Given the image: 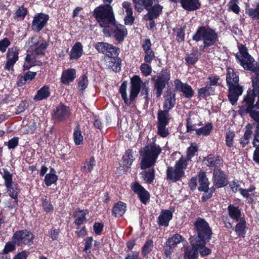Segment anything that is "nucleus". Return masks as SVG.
Instances as JSON below:
<instances>
[{"instance_id": "nucleus-1", "label": "nucleus", "mask_w": 259, "mask_h": 259, "mask_svg": "<svg viewBox=\"0 0 259 259\" xmlns=\"http://www.w3.org/2000/svg\"><path fill=\"white\" fill-rule=\"evenodd\" d=\"M239 52L236 54V58L240 64L246 70L254 73L255 76L252 77V84L253 89L248 91L249 94L254 97V100L257 98L256 105L259 107V67L254 66V60L247 52V48L242 45L239 46Z\"/></svg>"}, {"instance_id": "nucleus-2", "label": "nucleus", "mask_w": 259, "mask_h": 259, "mask_svg": "<svg viewBox=\"0 0 259 259\" xmlns=\"http://www.w3.org/2000/svg\"><path fill=\"white\" fill-rule=\"evenodd\" d=\"M27 45L29 47V50L25 57L23 65L24 70L28 69L32 66L41 65V62L36 60V56L44 55L48 46L46 40L37 37H32L27 42Z\"/></svg>"}, {"instance_id": "nucleus-3", "label": "nucleus", "mask_w": 259, "mask_h": 259, "mask_svg": "<svg viewBox=\"0 0 259 259\" xmlns=\"http://www.w3.org/2000/svg\"><path fill=\"white\" fill-rule=\"evenodd\" d=\"M149 82L147 80L142 81L140 77L137 75L132 78L130 87V101H129L126 92L127 83L126 82H123L120 85L119 92L124 103L126 104H130L131 101L134 100L137 97L141 89L142 95H147L149 90Z\"/></svg>"}, {"instance_id": "nucleus-4", "label": "nucleus", "mask_w": 259, "mask_h": 259, "mask_svg": "<svg viewBox=\"0 0 259 259\" xmlns=\"http://www.w3.org/2000/svg\"><path fill=\"white\" fill-rule=\"evenodd\" d=\"M161 151L160 146L155 142L151 143L142 148L140 151L142 156L141 169H144L153 166Z\"/></svg>"}, {"instance_id": "nucleus-5", "label": "nucleus", "mask_w": 259, "mask_h": 259, "mask_svg": "<svg viewBox=\"0 0 259 259\" xmlns=\"http://www.w3.org/2000/svg\"><path fill=\"white\" fill-rule=\"evenodd\" d=\"M226 81L229 89L228 98L232 105L235 104L238 98L243 93L242 88L239 85V76L234 69L228 67Z\"/></svg>"}, {"instance_id": "nucleus-6", "label": "nucleus", "mask_w": 259, "mask_h": 259, "mask_svg": "<svg viewBox=\"0 0 259 259\" xmlns=\"http://www.w3.org/2000/svg\"><path fill=\"white\" fill-rule=\"evenodd\" d=\"M193 39L196 41L203 40L204 47H209L218 41V33L215 30L206 26L198 28Z\"/></svg>"}, {"instance_id": "nucleus-7", "label": "nucleus", "mask_w": 259, "mask_h": 259, "mask_svg": "<svg viewBox=\"0 0 259 259\" xmlns=\"http://www.w3.org/2000/svg\"><path fill=\"white\" fill-rule=\"evenodd\" d=\"M94 15L101 27H107L115 19L112 7L110 5H102L96 8Z\"/></svg>"}, {"instance_id": "nucleus-8", "label": "nucleus", "mask_w": 259, "mask_h": 259, "mask_svg": "<svg viewBox=\"0 0 259 259\" xmlns=\"http://www.w3.org/2000/svg\"><path fill=\"white\" fill-rule=\"evenodd\" d=\"M187 166V160L182 157L177 161L174 167H168L166 170L167 179L176 182L184 175V169Z\"/></svg>"}, {"instance_id": "nucleus-9", "label": "nucleus", "mask_w": 259, "mask_h": 259, "mask_svg": "<svg viewBox=\"0 0 259 259\" xmlns=\"http://www.w3.org/2000/svg\"><path fill=\"white\" fill-rule=\"evenodd\" d=\"M194 229L198 240L208 242L211 239L212 231L208 223L203 219L198 218L194 223Z\"/></svg>"}, {"instance_id": "nucleus-10", "label": "nucleus", "mask_w": 259, "mask_h": 259, "mask_svg": "<svg viewBox=\"0 0 259 259\" xmlns=\"http://www.w3.org/2000/svg\"><path fill=\"white\" fill-rule=\"evenodd\" d=\"M254 97L249 94L244 98L242 107L249 113L251 117L255 121L256 123L252 125L254 126L256 130V125L259 124V111H256V109H259V107H257L256 104H254Z\"/></svg>"}, {"instance_id": "nucleus-11", "label": "nucleus", "mask_w": 259, "mask_h": 259, "mask_svg": "<svg viewBox=\"0 0 259 259\" xmlns=\"http://www.w3.org/2000/svg\"><path fill=\"white\" fill-rule=\"evenodd\" d=\"M34 236L27 230H20L16 232L13 235L12 239L14 243L18 246L30 245L33 243Z\"/></svg>"}, {"instance_id": "nucleus-12", "label": "nucleus", "mask_w": 259, "mask_h": 259, "mask_svg": "<svg viewBox=\"0 0 259 259\" xmlns=\"http://www.w3.org/2000/svg\"><path fill=\"white\" fill-rule=\"evenodd\" d=\"M170 79V74L167 71H163L162 74L158 76L154 82V88L156 90V97H160L168 81Z\"/></svg>"}, {"instance_id": "nucleus-13", "label": "nucleus", "mask_w": 259, "mask_h": 259, "mask_svg": "<svg viewBox=\"0 0 259 259\" xmlns=\"http://www.w3.org/2000/svg\"><path fill=\"white\" fill-rule=\"evenodd\" d=\"M19 50L16 47L9 48L6 55V63L5 69L7 70H13V66L19 58Z\"/></svg>"}, {"instance_id": "nucleus-14", "label": "nucleus", "mask_w": 259, "mask_h": 259, "mask_svg": "<svg viewBox=\"0 0 259 259\" xmlns=\"http://www.w3.org/2000/svg\"><path fill=\"white\" fill-rule=\"evenodd\" d=\"M182 240V236L178 234H175L168 239L165 246V254L167 258L170 257L175 247L180 244Z\"/></svg>"}, {"instance_id": "nucleus-15", "label": "nucleus", "mask_w": 259, "mask_h": 259, "mask_svg": "<svg viewBox=\"0 0 259 259\" xmlns=\"http://www.w3.org/2000/svg\"><path fill=\"white\" fill-rule=\"evenodd\" d=\"M70 115L69 108L61 104L56 107L54 111L53 118L57 122H63L68 119Z\"/></svg>"}, {"instance_id": "nucleus-16", "label": "nucleus", "mask_w": 259, "mask_h": 259, "mask_svg": "<svg viewBox=\"0 0 259 259\" xmlns=\"http://www.w3.org/2000/svg\"><path fill=\"white\" fill-rule=\"evenodd\" d=\"M199 183L200 186L198 187V190L200 191H204L207 194L208 192V185L209 182L208 179L206 177V174L204 172L200 171L198 175ZM214 191V189H212L210 190V193L208 195L205 194L202 197L203 200H206L211 196L212 193Z\"/></svg>"}, {"instance_id": "nucleus-17", "label": "nucleus", "mask_w": 259, "mask_h": 259, "mask_svg": "<svg viewBox=\"0 0 259 259\" xmlns=\"http://www.w3.org/2000/svg\"><path fill=\"white\" fill-rule=\"evenodd\" d=\"M49 19L48 15L37 13L35 15L32 23V29L39 32L47 24Z\"/></svg>"}, {"instance_id": "nucleus-18", "label": "nucleus", "mask_w": 259, "mask_h": 259, "mask_svg": "<svg viewBox=\"0 0 259 259\" xmlns=\"http://www.w3.org/2000/svg\"><path fill=\"white\" fill-rule=\"evenodd\" d=\"M176 89L183 93L184 96L187 98H191L194 95V92L191 87L187 83L182 82L179 79L175 81Z\"/></svg>"}, {"instance_id": "nucleus-19", "label": "nucleus", "mask_w": 259, "mask_h": 259, "mask_svg": "<svg viewBox=\"0 0 259 259\" xmlns=\"http://www.w3.org/2000/svg\"><path fill=\"white\" fill-rule=\"evenodd\" d=\"M132 190L138 194L141 201L146 204L149 199V194L141 185L138 183H135L131 185Z\"/></svg>"}, {"instance_id": "nucleus-20", "label": "nucleus", "mask_w": 259, "mask_h": 259, "mask_svg": "<svg viewBox=\"0 0 259 259\" xmlns=\"http://www.w3.org/2000/svg\"><path fill=\"white\" fill-rule=\"evenodd\" d=\"M190 242L192 245L190 249L187 248L185 252V259H196L198 255L197 251L198 244L196 237L193 236L190 238Z\"/></svg>"}, {"instance_id": "nucleus-21", "label": "nucleus", "mask_w": 259, "mask_h": 259, "mask_svg": "<svg viewBox=\"0 0 259 259\" xmlns=\"http://www.w3.org/2000/svg\"><path fill=\"white\" fill-rule=\"evenodd\" d=\"M202 123L200 120V117L196 113H192L189 114L187 120V131L188 132L193 131L197 127L201 126Z\"/></svg>"}, {"instance_id": "nucleus-22", "label": "nucleus", "mask_w": 259, "mask_h": 259, "mask_svg": "<svg viewBox=\"0 0 259 259\" xmlns=\"http://www.w3.org/2000/svg\"><path fill=\"white\" fill-rule=\"evenodd\" d=\"M213 181L218 187H222L227 184L226 177L222 170L215 168L213 174Z\"/></svg>"}, {"instance_id": "nucleus-23", "label": "nucleus", "mask_w": 259, "mask_h": 259, "mask_svg": "<svg viewBox=\"0 0 259 259\" xmlns=\"http://www.w3.org/2000/svg\"><path fill=\"white\" fill-rule=\"evenodd\" d=\"M252 145L255 148L253 155V160L254 162L259 164V124L256 125V129L254 131Z\"/></svg>"}, {"instance_id": "nucleus-24", "label": "nucleus", "mask_w": 259, "mask_h": 259, "mask_svg": "<svg viewBox=\"0 0 259 259\" xmlns=\"http://www.w3.org/2000/svg\"><path fill=\"white\" fill-rule=\"evenodd\" d=\"M203 162L207 166L217 168L222 164V159L219 156L210 154L205 157Z\"/></svg>"}, {"instance_id": "nucleus-25", "label": "nucleus", "mask_w": 259, "mask_h": 259, "mask_svg": "<svg viewBox=\"0 0 259 259\" xmlns=\"http://www.w3.org/2000/svg\"><path fill=\"white\" fill-rule=\"evenodd\" d=\"M182 7L188 11H194L201 7L199 0H180Z\"/></svg>"}, {"instance_id": "nucleus-26", "label": "nucleus", "mask_w": 259, "mask_h": 259, "mask_svg": "<svg viewBox=\"0 0 259 259\" xmlns=\"http://www.w3.org/2000/svg\"><path fill=\"white\" fill-rule=\"evenodd\" d=\"M7 189V192L9 195L12 198L15 199L13 204L11 206L8 205L9 207H15L17 204V199L18 194L19 193V189L18 185L17 184L12 183L6 186Z\"/></svg>"}, {"instance_id": "nucleus-27", "label": "nucleus", "mask_w": 259, "mask_h": 259, "mask_svg": "<svg viewBox=\"0 0 259 259\" xmlns=\"http://www.w3.org/2000/svg\"><path fill=\"white\" fill-rule=\"evenodd\" d=\"M172 218L171 211L167 209L162 210L158 218V223L160 226L167 227Z\"/></svg>"}, {"instance_id": "nucleus-28", "label": "nucleus", "mask_w": 259, "mask_h": 259, "mask_svg": "<svg viewBox=\"0 0 259 259\" xmlns=\"http://www.w3.org/2000/svg\"><path fill=\"white\" fill-rule=\"evenodd\" d=\"M154 0H133L135 9L138 12H141L144 9H149L153 4Z\"/></svg>"}, {"instance_id": "nucleus-29", "label": "nucleus", "mask_w": 259, "mask_h": 259, "mask_svg": "<svg viewBox=\"0 0 259 259\" xmlns=\"http://www.w3.org/2000/svg\"><path fill=\"white\" fill-rule=\"evenodd\" d=\"M175 94L169 92L165 96V100L163 104L164 110L169 111L176 104Z\"/></svg>"}, {"instance_id": "nucleus-30", "label": "nucleus", "mask_w": 259, "mask_h": 259, "mask_svg": "<svg viewBox=\"0 0 259 259\" xmlns=\"http://www.w3.org/2000/svg\"><path fill=\"white\" fill-rule=\"evenodd\" d=\"M162 7L159 5H155L153 7H150L149 9L147 10L148 13L145 15V18H148L149 20H152L157 18L161 13L162 10Z\"/></svg>"}, {"instance_id": "nucleus-31", "label": "nucleus", "mask_w": 259, "mask_h": 259, "mask_svg": "<svg viewBox=\"0 0 259 259\" xmlns=\"http://www.w3.org/2000/svg\"><path fill=\"white\" fill-rule=\"evenodd\" d=\"M83 47L80 42H76L72 47L70 54V59H78L79 58L83 53Z\"/></svg>"}, {"instance_id": "nucleus-32", "label": "nucleus", "mask_w": 259, "mask_h": 259, "mask_svg": "<svg viewBox=\"0 0 259 259\" xmlns=\"http://www.w3.org/2000/svg\"><path fill=\"white\" fill-rule=\"evenodd\" d=\"M107 66L113 71L118 72L120 70V61L115 57H108L106 59Z\"/></svg>"}, {"instance_id": "nucleus-33", "label": "nucleus", "mask_w": 259, "mask_h": 259, "mask_svg": "<svg viewBox=\"0 0 259 259\" xmlns=\"http://www.w3.org/2000/svg\"><path fill=\"white\" fill-rule=\"evenodd\" d=\"M158 124H168L171 119L169 111L159 110L157 114Z\"/></svg>"}, {"instance_id": "nucleus-34", "label": "nucleus", "mask_w": 259, "mask_h": 259, "mask_svg": "<svg viewBox=\"0 0 259 259\" xmlns=\"http://www.w3.org/2000/svg\"><path fill=\"white\" fill-rule=\"evenodd\" d=\"M50 95L49 87L45 85L37 91L36 95L33 98V100L35 101L42 100L48 98Z\"/></svg>"}, {"instance_id": "nucleus-35", "label": "nucleus", "mask_w": 259, "mask_h": 259, "mask_svg": "<svg viewBox=\"0 0 259 259\" xmlns=\"http://www.w3.org/2000/svg\"><path fill=\"white\" fill-rule=\"evenodd\" d=\"M75 70L73 69H67L64 71L62 75L61 80L64 83H68L75 78Z\"/></svg>"}, {"instance_id": "nucleus-36", "label": "nucleus", "mask_w": 259, "mask_h": 259, "mask_svg": "<svg viewBox=\"0 0 259 259\" xmlns=\"http://www.w3.org/2000/svg\"><path fill=\"white\" fill-rule=\"evenodd\" d=\"M114 36L117 40L122 41L127 35V30L125 27L122 25L117 26L114 32Z\"/></svg>"}, {"instance_id": "nucleus-37", "label": "nucleus", "mask_w": 259, "mask_h": 259, "mask_svg": "<svg viewBox=\"0 0 259 259\" xmlns=\"http://www.w3.org/2000/svg\"><path fill=\"white\" fill-rule=\"evenodd\" d=\"M212 130V125L210 123H207L204 126L201 127H197L194 131L196 134L198 136H207L210 135Z\"/></svg>"}, {"instance_id": "nucleus-38", "label": "nucleus", "mask_w": 259, "mask_h": 259, "mask_svg": "<svg viewBox=\"0 0 259 259\" xmlns=\"http://www.w3.org/2000/svg\"><path fill=\"white\" fill-rule=\"evenodd\" d=\"M228 211L229 216L232 219L238 221L240 219H242L241 218V211L238 207L230 205L228 206Z\"/></svg>"}, {"instance_id": "nucleus-39", "label": "nucleus", "mask_w": 259, "mask_h": 259, "mask_svg": "<svg viewBox=\"0 0 259 259\" xmlns=\"http://www.w3.org/2000/svg\"><path fill=\"white\" fill-rule=\"evenodd\" d=\"M55 170L52 168L49 174H47L45 178V182L47 186H50L58 180V176L55 174Z\"/></svg>"}, {"instance_id": "nucleus-40", "label": "nucleus", "mask_w": 259, "mask_h": 259, "mask_svg": "<svg viewBox=\"0 0 259 259\" xmlns=\"http://www.w3.org/2000/svg\"><path fill=\"white\" fill-rule=\"evenodd\" d=\"M126 205L125 204L120 202L117 203L113 207V213L116 217L122 216L125 211Z\"/></svg>"}, {"instance_id": "nucleus-41", "label": "nucleus", "mask_w": 259, "mask_h": 259, "mask_svg": "<svg viewBox=\"0 0 259 259\" xmlns=\"http://www.w3.org/2000/svg\"><path fill=\"white\" fill-rule=\"evenodd\" d=\"M206 242L201 241V240H197V251L200 253L201 256L207 255L210 253V250L205 246Z\"/></svg>"}, {"instance_id": "nucleus-42", "label": "nucleus", "mask_w": 259, "mask_h": 259, "mask_svg": "<svg viewBox=\"0 0 259 259\" xmlns=\"http://www.w3.org/2000/svg\"><path fill=\"white\" fill-rule=\"evenodd\" d=\"M85 215L86 212L84 210L76 211L74 214V217L75 218V224L77 226L82 224L85 220Z\"/></svg>"}, {"instance_id": "nucleus-43", "label": "nucleus", "mask_w": 259, "mask_h": 259, "mask_svg": "<svg viewBox=\"0 0 259 259\" xmlns=\"http://www.w3.org/2000/svg\"><path fill=\"white\" fill-rule=\"evenodd\" d=\"M73 140L76 145H80L83 142V137L78 126H76L74 130Z\"/></svg>"}, {"instance_id": "nucleus-44", "label": "nucleus", "mask_w": 259, "mask_h": 259, "mask_svg": "<svg viewBox=\"0 0 259 259\" xmlns=\"http://www.w3.org/2000/svg\"><path fill=\"white\" fill-rule=\"evenodd\" d=\"M36 72L28 71L25 75L22 76L17 83L19 86H22L27 81H31L36 76Z\"/></svg>"}, {"instance_id": "nucleus-45", "label": "nucleus", "mask_w": 259, "mask_h": 259, "mask_svg": "<svg viewBox=\"0 0 259 259\" xmlns=\"http://www.w3.org/2000/svg\"><path fill=\"white\" fill-rule=\"evenodd\" d=\"M123 161L124 165L127 167L130 166L134 161L133 152L131 150L126 151L124 155L123 156Z\"/></svg>"}, {"instance_id": "nucleus-46", "label": "nucleus", "mask_w": 259, "mask_h": 259, "mask_svg": "<svg viewBox=\"0 0 259 259\" xmlns=\"http://www.w3.org/2000/svg\"><path fill=\"white\" fill-rule=\"evenodd\" d=\"M0 174L5 180V186L13 183L12 181V175L8 170L5 168L1 169Z\"/></svg>"}, {"instance_id": "nucleus-47", "label": "nucleus", "mask_w": 259, "mask_h": 259, "mask_svg": "<svg viewBox=\"0 0 259 259\" xmlns=\"http://www.w3.org/2000/svg\"><path fill=\"white\" fill-rule=\"evenodd\" d=\"M141 175L143 180L148 183H152L154 179V170L153 169L148 171H144Z\"/></svg>"}, {"instance_id": "nucleus-48", "label": "nucleus", "mask_w": 259, "mask_h": 259, "mask_svg": "<svg viewBox=\"0 0 259 259\" xmlns=\"http://www.w3.org/2000/svg\"><path fill=\"white\" fill-rule=\"evenodd\" d=\"M214 89L212 87L206 85V87L202 88L199 90L198 94L200 97H205L208 96L214 92Z\"/></svg>"}, {"instance_id": "nucleus-49", "label": "nucleus", "mask_w": 259, "mask_h": 259, "mask_svg": "<svg viewBox=\"0 0 259 259\" xmlns=\"http://www.w3.org/2000/svg\"><path fill=\"white\" fill-rule=\"evenodd\" d=\"M245 224V220L243 219H240L235 228V231L238 235L243 236L244 235Z\"/></svg>"}, {"instance_id": "nucleus-50", "label": "nucleus", "mask_w": 259, "mask_h": 259, "mask_svg": "<svg viewBox=\"0 0 259 259\" xmlns=\"http://www.w3.org/2000/svg\"><path fill=\"white\" fill-rule=\"evenodd\" d=\"M153 247V242L151 240H147L142 248V254L145 256L152 251Z\"/></svg>"}, {"instance_id": "nucleus-51", "label": "nucleus", "mask_w": 259, "mask_h": 259, "mask_svg": "<svg viewBox=\"0 0 259 259\" xmlns=\"http://www.w3.org/2000/svg\"><path fill=\"white\" fill-rule=\"evenodd\" d=\"M198 57V53L194 52L188 55L185 59L188 64L193 65L197 61Z\"/></svg>"}, {"instance_id": "nucleus-52", "label": "nucleus", "mask_w": 259, "mask_h": 259, "mask_svg": "<svg viewBox=\"0 0 259 259\" xmlns=\"http://www.w3.org/2000/svg\"><path fill=\"white\" fill-rule=\"evenodd\" d=\"M140 70L145 76H147L150 75L152 72V67L149 64L144 63L140 66Z\"/></svg>"}, {"instance_id": "nucleus-53", "label": "nucleus", "mask_w": 259, "mask_h": 259, "mask_svg": "<svg viewBox=\"0 0 259 259\" xmlns=\"http://www.w3.org/2000/svg\"><path fill=\"white\" fill-rule=\"evenodd\" d=\"M198 150V147L196 144H192L188 149L187 157L185 158L187 160V162L194 156L195 153Z\"/></svg>"}, {"instance_id": "nucleus-54", "label": "nucleus", "mask_w": 259, "mask_h": 259, "mask_svg": "<svg viewBox=\"0 0 259 259\" xmlns=\"http://www.w3.org/2000/svg\"><path fill=\"white\" fill-rule=\"evenodd\" d=\"M235 137V133L232 131H228L226 133V145L231 148L233 145V140Z\"/></svg>"}, {"instance_id": "nucleus-55", "label": "nucleus", "mask_w": 259, "mask_h": 259, "mask_svg": "<svg viewBox=\"0 0 259 259\" xmlns=\"http://www.w3.org/2000/svg\"><path fill=\"white\" fill-rule=\"evenodd\" d=\"M96 165V161L94 157H91L89 161L84 164L83 169L87 172H91Z\"/></svg>"}, {"instance_id": "nucleus-56", "label": "nucleus", "mask_w": 259, "mask_h": 259, "mask_svg": "<svg viewBox=\"0 0 259 259\" xmlns=\"http://www.w3.org/2000/svg\"><path fill=\"white\" fill-rule=\"evenodd\" d=\"M109 44L104 42H99L96 44L95 48L99 53H105L107 52Z\"/></svg>"}, {"instance_id": "nucleus-57", "label": "nucleus", "mask_w": 259, "mask_h": 259, "mask_svg": "<svg viewBox=\"0 0 259 259\" xmlns=\"http://www.w3.org/2000/svg\"><path fill=\"white\" fill-rule=\"evenodd\" d=\"M167 124H158V134L161 137L165 138L167 137L169 134L168 130L166 128Z\"/></svg>"}, {"instance_id": "nucleus-58", "label": "nucleus", "mask_w": 259, "mask_h": 259, "mask_svg": "<svg viewBox=\"0 0 259 259\" xmlns=\"http://www.w3.org/2000/svg\"><path fill=\"white\" fill-rule=\"evenodd\" d=\"M10 44L11 42L8 38L6 37L0 40V52L5 53Z\"/></svg>"}, {"instance_id": "nucleus-59", "label": "nucleus", "mask_w": 259, "mask_h": 259, "mask_svg": "<svg viewBox=\"0 0 259 259\" xmlns=\"http://www.w3.org/2000/svg\"><path fill=\"white\" fill-rule=\"evenodd\" d=\"M36 128V123L33 120H31L29 121L28 125L25 127V131L24 132V133H32L35 130Z\"/></svg>"}, {"instance_id": "nucleus-60", "label": "nucleus", "mask_w": 259, "mask_h": 259, "mask_svg": "<svg viewBox=\"0 0 259 259\" xmlns=\"http://www.w3.org/2000/svg\"><path fill=\"white\" fill-rule=\"evenodd\" d=\"M105 53L108 57H115L118 54L117 49L112 45L109 44Z\"/></svg>"}, {"instance_id": "nucleus-61", "label": "nucleus", "mask_w": 259, "mask_h": 259, "mask_svg": "<svg viewBox=\"0 0 259 259\" xmlns=\"http://www.w3.org/2000/svg\"><path fill=\"white\" fill-rule=\"evenodd\" d=\"M15 243L13 241L12 242H8L5 245V248L3 249V253L7 254L10 252L13 251L15 249Z\"/></svg>"}, {"instance_id": "nucleus-62", "label": "nucleus", "mask_w": 259, "mask_h": 259, "mask_svg": "<svg viewBox=\"0 0 259 259\" xmlns=\"http://www.w3.org/2000/svg\"><path fill=\"white\" fill-rule=\"evenodd\" d=\"M144 61L145 63L150 64L155 58V55L153 51H148L145 52Z\"/></svg>"}, {"instance_id": "nucleus-63", "label": "nucleus", "mask_w": 259, "mask_h": 259, "mask_svg": "<svg viewBox=\"0 0 259 259\" xmlns=\"http://www.w3.org/2000/svg\"><path fill=\"white\" fill-rule=\"evenodd\" d=\"M42 206L47 212H50L53 210V207L51 204L50 201L47 200L46 198L42 200Z\"/></svg>"}, {"instance_id": "nucleus-64", "label": "nucleus", "mask_w": 259, "mask_h": 259, "mask_svg": "<svg viewBox=\"0 0 259 259\" xmlns=\"http://www.w3.org/2000/svg\"><path fill=\"white\" fill-rule=\"evenodd\" d=\"M122 7L125 9L126 14H133L132 4L128 2H123L122 4Z\"/></svg>"}]
</instances>
